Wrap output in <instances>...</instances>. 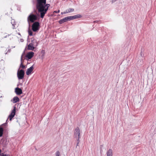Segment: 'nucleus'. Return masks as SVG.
Instances as JSON below:
<instances>
[{
    "instance_id": "1",
    "label": "nucleus",
    "mask_w": 156,
    "mask_h": 156,
    "mask_svg": "<svg viewBox=\"0 0 156 156\" xmlns=\"http://www.w3.org/2000/svg\"><path fill=\"white\" fill-rule=\"evenodd\" d=\"M36 7L40 17L43 18L48 9L50 4L46 3V0H35Z\"/></svg>"
},
{
    "instance_id": "2",
    "label": "nucleus",
    "mask_w": 156,
    "mask_h": 156,
    "mask_svg": "<svg viewBox=\"0 0 156 156\" xmlns=\"http://www.w3.org/2000/svg\"><path fill=\"white\" fill-rule=\"evenodd\" d=\"M40 19V16L39 15H36L31 13L27 17V21L29 23V25L30 26V22H34Z\"/></svg>"
},
{
    "instance_id": "3",
    "label": "nucleus",
    "mask_w": 156,
    "mask_h": 156,
    "mask_svg": "<svg viewBox=\"0 0 156 156\" xmlns=\"http://www.w3.org/2000/svg\"><path fill=\"white\" fill-rule=\"evenodd\" d=\"M32 26V29L33 31L34 32L38 31L40 29V25L38 21H35L33 23Z\"/></svg>"
},
{
    "instance_id": "4",
    "label": "nucleus",
    "mask_w": 156,
    "mask_h": 156,
    "mask_svg": "<svg viewBox=\"0 0 156 156\" xmlns=\"http://www.w3.org/2000/svg\"><path fill=\"white\" fill-rule=\"evenodd\" d=\"M24 75L25 72L24 70L23 69L20 70L19 68L17 73V76L19 80L23 79L24 77Z\"/></svg>"
},
{
    "instance_id": "5",
    "label": "nucleus",
    "mask_w": 156,
    "mask_h": 156,
    "mask_svg": "<svg viewBox=\"0 0 156 156\" xmlns=\"http://www.w3.org/2000/svg\"><path fill=\"white\" fill-rule=\"evenodd\" d=\"M80 130L78 127H76L75 129L74 132V137L76 140H80Z\"/></svg>"
},
{
    "instance_id": "6",
    "label": "nucleus",
    "mask_w": 156,
    "mask_h": 156,
    "mask_svg": "<svg viewBox=\"0 0 156 156\" xmlns=\"http://www.w3.org/2000/svg\"><path fill=\"white\" fill-rule=\"evenodd\" d=\"M16 107L15 106H14L12 110L11 113L9 115L8 119L6 121V122H7L8 119H9L10 121H11L12 118L14 117L16 113Z\"/></svg>"
},
{
    "instance_id": "7",
    "label": "nucleus",
    "mask_w": 156,
    "mask_h": 156,
    "mask_svg": "<svg viewBox=\"0 0 156 156\" xmlns=\"http://www.w3.org/2000/svg\"><path fill=\"white\" fill-rule=\"evenodd\" d=\"M70 19L69 16L66 17L59 20L58 21V23L60 24H62L63 23L70 20H71Z\"/></svg>"
},
{
    "instance_id": "8",
    "label": "nucleus",
    "mask_w": 156,
    "mask_h": 156,
    "mask_svg": "<svg viewBox=\"0 0 156 156\" xmlns=\"http://www.w3.org/2000/svg\"><path fill=\"white\" fill-rule=\"evenodd\" d=\"M1 142L2 143V144L3 146L5 147L8 144L7 139L6 138H3L1 140Z\"/></svg>"
},
{
    "instance_id": "9",
    "label": "nucleus",
    "mask_w": 156,
    "mask_h": 156,
    "mask_svg": "<svg viewBox=\"0 0 156 156\" xmlns=\"http://www.w3.org/2000/svg\"><path fill=\"white\" fill-rule=\"evenodd\" d=\"M15 92L17 95H20L23 93L22 90L21 89L18 87L15 88Z\"/></svg>"
},
{
    "instance_id": "10",
    "label": "nucleus",
    "mask_w": 156,
    "mask_h": 156,
    "mask_svg": "<svg viewBox=\"0 0 156 156\" xmlns=\"http://www.w3.org/2000/svg\"><path fill=\"white\" fill-rule=\"evenodd\" d=\"M34 53L32 51L29 52L26 55L25 57L29 59H31L34 56Z\"/></svg>"
},
{
    "instance_id": "11",
    "label": "nucleus",
    "mask_w": 156,
    "mask_h": 156,
    "mask_svg": "<svg viewBox=\"0 0 156 156\" xmlns=\"http://www.w3.org/2000/svg\"><path fill=\"white\" fill-rule=\"evenodd\" d=\"M31 42L30 43L31 45H34L36 47L38 45V43L36 39L34 37L31 38Z\"/></svg>"
},
{
    "instance_id": "12",
    "label": "nucleus",
    "mask_w": 156,
    "mask_h": 156,
    "mask_svg": "<svg viewBox=\"0 0 156 156\" xmlns=\"http://www.w3.org/2000/svg\"><path fill=\"white\" fill-rule=\"evenodd\" d=\"M33 66L30 67L29 68H28L26 71V73L27 75H29L31 73L34 69V68L33 67Z\"/></svg>"
},
{
    "instance_id": "13",
    "label": "nucleus",
    "mask_w": 156,
    "mask_h": 156,
    "mask_svg": "<svg viewBox=\"0 0 156 156\" xmlns=\"http://www.w3.org/2000/svg\"><path fill=\"white\" fill-rule=\"evenodd\" d=\"M71 20L76 19L80 18L82 17V16L80 14H77L74 16H69Z\"/></svg>"
},
{
    "instance_id": "14",
    "label": "nucleus",
    "mask_w": 156,
    "mask_h": 156,
    "mask_svg": "<svg viewBox=\"0 0 156 156\" xmlns=\"http://www.w3.org/2000/svg\"><path fill=\"white\" fill-rule=\"evenodd\" d=\"M20 101V99L18 97L16 96L14 97L11 100V101L13 103H16L17 102H19Z\"/></svg>"
},
{
    "instance_id": "15",
    "label": "nucleus",
    "mask_w": 156,
    "mask_h": 156,
    "mask_svg": "<svg viewBox=\"0 0 156 156\" xmlns=\"http://www.w3.org/2000/svg\"><path fill=\"white\" fill-rule=\"evenodd\" d=\"M36 48V47L33 45L31 44L30 43L27 46V49L29 50H33L34 49Z\"/></svg>"
},
{
    "instance_id": "16",
    "label": "nucleus",
    "mask_w": 156,
    "mask_h": 156,
    "mask_svg": "<svg viewBox=\"0 0 156 156\" xmlns=\"http://www.w3.org/2000/svg\"><path fill=\"white\" fill-rule=\"evenodd\" d=\"M112 151L111 149L108 151L107 152V156H112Z\"/></svg>"
},
{
    "instance_id": "17",
    "label": "nucleus",
    "mask_w": 156,
    "mask_h": 156,
    "mask_svg": "<svg viewBox=\"0 0 156 156\" xmlns=\"http://www.w3.org/2000/svg\"><path fill=\"white\" fill-rule=\"evenodd\" d=\"M4 128H3L2 126H0V137L2 136L3 133Z\"/></svg>"
},
{
    "instance_id": "18",
    "label": "nucleus",
    "mask_w": 156,
    "mask_h": 156,
    "mask_svg": "<svg viewBox=\"0 0 156 156\" xmlns=\"http://www.w3.org/2000/svg\"><path fill=\"white\" fill-rule=\"evenodd\" d=\"M25 54V51H24L23 52V53L22 54V55L21 56V63H22L23 64V56H24V55Z\"/></svg>"
},
{
    "instance_id": "19",
    "label": "nucleus",
    "mask_w": 156,
    "mask_h": 156,
    "mask_svg": "<svg viewBox=\"0 0 156 156\" xmlns=\"http://www.w3.org/2000/svg\"><path fill=\"white\" fill-rule=\"evenodd\" d=\"M74 11V9L73 8H69L66 10L67 13H70L71 12H73Z\"/></svg>"
},
{
    "instance_id": "20",
    "label": "nucleus",
    "mask_w": 156,
    "mask_h": 156,
    "mask_svg": "<svg viewBox=\"0 0 156 156\" xmlns=\"http://www.w3.org/2000/svg\"><path fill=\"white\" fill-rule=\"evenodd\" d=\"M28 33L29 35L30 36H32L33 35V32L31 30H30L29 28L28 30Z\"/></svg>"
},
{
    "instance_id": "21",
    "label": "nucleus",
    "mask_w": 156,
    "mask_h": 156,
    "mask_svg": "<svg viewBox=\"0 0 156 156\" xmlns=\"http://www.w3.org/2000/svg\"><path fill=\"white\" fill-rule=\"evenodd\" d=\"M26 68V66L25 65H24L22 63H21L20 65V68H21L23 69H25Z\"/></svg>"
},
{
    "instance_id": "22",
    "label": "nucleus",
    "mask_w": 156,
    "mask_h": 156,
    "mask_svg": "<svg viewBox=\"0 0 156 156\" xmlns=\"http://www.w3.org/2000/svg\"><path fill=\"white\" fill-rule=\"evenodd\" d=\"M0 156H10L9 154H5L3 153H2L0 154Z\"/></svg>"
},
{
    "instance_id": "23",
    "label": "nucleus",
    "mask_w": 156,
    "mask_h": 156,
    "mask_svg": "<svg viewBox=\"0 0 156 156\" xmlns=\"http://www.w3.org/2000/svg\"><path fill=\"white\" fill-rule=\"evenodd\" d=\"M60 153L59 151H57L55 153V156H60Z\"/></svg>"
},
{
    "instance_id": "24",
    "label": "nucleus",
    "mask_w": 156,
    "mask_h": 156,
    "mask_svg": "<svg viewBox=\"0 0 156 156\" xmlns=\"http://www.w3.org/2000/svg\"><path fill=\"white\" fill-rule=\"evenodd\" d=\"M76 141L77 142V144H76V148H77V147L78 146H79V144L80 142V140H76Z\"/></svg>"
},
{
    "instance_id": "25",
    "label": "nucleus",
    "mask_w": 156,
    "mask_h": 156,
    "mask_svg": "<svg viewBox=\"0 0 156 156\" xmlns=\"http://www.w3.org/2000/svg\"><path fill=\"white\" fill-rule=\"evenodd\" d=\"M41 52H42V53L43 54L41 55V57L42 58H43V57L44 56V53H45V51H44V50H42Z\"/></svg>"
},
{
    "instance_id": "26",
    "label": "nucleus",
    "mask_w": 156,
    "mask_h": 156,
    "mask_svg": "<svg viewBox=\"0 0 156 156\" xmlns=\"http://www.w3.org/2000/svg\"><path fill=\"white\" fill-rule=\"evenodd\" d=\"M144 51V50H143L142 48H141V53H140V55L141 56H143L144 55H142V52H143Z\"/></svg>"
},
{
    "instance_id": "27",
    "label": "nucleus",
    "mask_w": 156,
    "mask_h": 156,
    "mask_svg": "<svg viewBox=\"0 0 156 156\" xmlns=\"http://www.w3.org/2000/svg\"><path fill=\"white\" fill-rule=\"evenodd\" d=\"M13 22L12 21L11 23L12 24V26L14 27H15L14 25H15L16 24V23H15V22L14 21V20H13Z\"/></svg>"
},
{
    "instance_id": "28",
    "label": "nucleus",
    "mask_w": 156,
    "mask_h": 156,
    "mask_svg": "<svg viewBox=\"0 0 156 156\" xmlns=\"http://www.w3.org/2000/svg\"><path fill=\"white\" fill-rule=\"evenodd\" d=\"M60 12V10H58V11H55L54 12V13H59Z\"/></svg>"
},
{
    "instance_id": "29",
    "label": "nucleus",
    "mask_w": 156,
    "mask_h": 156,
    "mask_svg": "<svg viewBox=\"0 0 156 156\" xmlns=\"http://www.w3.org/2000/svg\"><path fill=\"white\" fill-rule=\"evenodd\" d=\"M7 125V123L6 122V123H3V124H2V126H6Z\"/></svg>"
},
{
    "instance_id": "30",
    "label": "nucleus",
    "mask_w": 156,
    "mask_h": 156,
    "mask_svg": "<svg viewBox=\"0 0 156 156\" xmlns=\"http://www.w3.org/2000/svg\"><path fill=\"white\" fill-rule=\"evenodd\" d=\"M66 13H67L66 12H66H62L61 13V14H66Z\"/></svg>"
},
{
    "instance_id": "31",
    "label": "nucleus",
    "mask_w": 156,
    "mask_h": 156,
    "mask_svg": "<svg viewBox=\"0 0 156 156\" xmlns=\"http://www.w3.org/2000/svg\"><path fill=\"white\" fill-rule=\"evenodd\" d=\"M99 21H98V20L94 21V23H98Z\"/></svg>"
},
{
    "instance_id": "32",
    "label": "nucleus",
    "mask_w": 156,
    "mask_h": 156,
    "mask_svg": "<svg viewBox=\"0 0 156 156\" xmlns=\"http://www.w3.org/2000/svg\"><path fill=\"white\" fill-rule=\"evenodd\" d=\"M9 35V34H8V35H6V36H5V37H4V38H6V37H7V36H9V35Z\"/></svg>"
},
{
    "instance_id": "33",
    "label": "nucleus",
    "mask_w": 156,
    "mask_h": 156,
    "mask_svg": "<svg viewBox=\"0 0 156 156\" xmlns=\"http://www.w3.org/2000/svg\"><path fill=\"white\" fill-rule=\"evenodd\" d=\"M20 41H21L22 42L23 41V39H20Z\"/></svg>"
},
{
    "instance_id": "34",
    "label": "nucleus",
    "mask_w": 156,
    "mask_h": 156,
    "mask_svg": "<svg viewBox=\"0 0 156 156\" xmlns=\"http://www.w3.org/2000/svg\"><path fill=\"white\" fill-rule=\"evenodd\" d=\"M116 0H112V2H115Z\"/></svg>"
},
{
    "instance_id": "35",
    "label": "nucleus",
    "mask_w": 156,
    "mask_h": 156,
    "mask_svg": "<svg viewBox=\"0 0 156 156\" xmlns=\"http://www.w3.org/2000/svg\"><path fill=\"white\" fill-rule=\"evenodd\" d=\"M102 147V145H100V148H101V147Z\"/></svg>"
}]
</instances>
